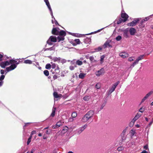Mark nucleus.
<instances>
[{"mask_svg": "<svg viewBox=\"0 0 153 153\" xmlns=\"http://www.w3.org/2000/svg\"><path fill=\"white\" fill-rule=\"evenodd\" d=\"M19 62H17V61L15 60L11 59L10 60V64L11 65L9 67H7L6 68V70L7 72H8L14 69L16 67L18 64H19Z\"/></svg>", "mask_w": 153, "mask_h": 153, "instance_id": "f257e3e1", "label": "nucleus"}, {"mask_svg": "<svg viewBox=\"0 0 153 153\" xmlns=\"http://www.w3.org/2000/svg\"><path fill=\"white\" fill-rule=\"evenodd\" d=\"M94 113V112L91 110L88 111L82 119V122L84 123L87 122L93 117Z\"/></svg>", "mask_w": 153, "mask_h": 153, "instance_id": "f03ea898", "label": "nucleus"}, {"mask_svg": "<svg viewBox=\"0 0 153 153\" xmlns=\"http://www.w3.org/2000/svg\"><path fill=\"white\" fill-rule=\"evenodd\" d=\"M51 63L52 64L51 65V67L53 69V70L52 69L51 70L52 73L53 74H57L59 71V68L58 65L54 63H52V62Z\"/></svg>", "mask_w": 153, "mask_h": 153, "instance_id": "7ed1b4c3", "label": "nucleus"}, {"mask_svg": "<svg viewBox=\"0 0 153 153\" xmlns=\"http://www.w3.org/2000/svg\"><path fill=\"white\" fill-rule=\"evenodd\" d=\"M121 17L123 19L120 18L117 22V24H119L122 22H124L126 21L128 17V16L126 13H122Z\"/></svg>", "mask_w": 153, "mask_h": 153, "instance_id": "20e7f679", "label": "nucleus"}, {"mask_svg": "<svg viewBox=\"0 0 153 153\" xmlns=\"http://www.w3.org/2000/svg\"><path fill=\"white\" fill-rule=\"evenodd\" d=\"M65 32L63 30H60L59 33V36L57 37L58 41L59 42L62 41H63L65 39L64 37L66 35Z\"/></svg>", "mask_w": 153, "mask_h": 153, "instance_id": "39448f33", "label": "nucleus"}, {"mask_svg": "<svg viewBox=\"0 0 153 153\" xmlns=\"http://www.w3.org/2000/svg\"><path fill=\"white\" fill-rule=\"evenodd\" d=\"M120 83V82L119 81L117 82L113 85L109 89L107 92V93H108V95L111 94L115 90L117 86Z\"/></svg>", "mask_w": 153, "mask_h": 153, "instance_id": "423d86ee", "label": "nucleus"}, {"mask_svg": "<svg viewBox=\"0 0 153 153\" xmlns=\"http://www.w3.org/2000/svg\"><path fill=\"white\" fill-rule=\"evenodd\" d=\"M57 40V38L55 36H51L49 39L47 41V43L49 45H53L52 42H56Z\"/></svg>", "mask_w": 153, "mask_h": 153, "instance_id": "0eeeda50", "label": "nucleus"}, {"mask_svg": "<svg viewBox=\"0 0 153 153\" xmlns=\"http://www.w3.org/2000/svg\"><path fill=\"white\" fill-rule=\"evenodd\" d=\"M10 65V61L0 62V66L2 68H4L6 66L9 65Z\"/></svg>", "mask_w": 153, "mask_h": 153, "instance_id": "6e6552de", "label": "nucleus"}, {"mask_svg": "<svg viewBox=\"0 0 153 153\" xmlns=\"http://www.w3.org/2000/svg\"><path fill=\"white\" fill-rule=\"evenodd\" d=\"M88 126V125L85 124L76 130L77 132L79 134L81 133Z\"/></svg>", "mask_w": 153, "mask_h": 153, "instance_id": "1a4fd4ad", "label": "nucleus"}, {"mask_svg": "<svg viewBox=\"0 0 153 153\" xmlns=\"http://www.w3.org/2000/svg\"><path fill=\"white\" fill-rule=\"evenodd\" d=\"M60 29L58 27L53 28L52 29V34L55 35H59Z\"/></svg>", "mask_w": 153, "mask_h": 153, "instance_id": "9d476101", "label": "nucleus"}, {"mask_svg": "<svg viewBox=\"0 0 153 153\" xmlns=\"http://www.w3.org/2000/svg\"><path fill=\"white\" fill-rule=\"evenodd\" d=\"M104 73V69L103 68H101L100 70L95 72V74L97 76H100Z\"/></svg>", "mask_w": 153, "mask_h": 153, "instance_id": "9b49d317", "label": "nucleus"}, {"mask_svg": "<svg viewBox=\"0 0 153 153\" xmlns=\"http://www.w3.org/2000/svg\"><path fill=\"white\" fill-rule=\"evenodd\" d=\"M46 5H47L49 10L51 12V14L52 16V18H53L54 19V17L53 16V12L52 10V9L51 8L50 5V3L49 2H47V3H46Z\"/></svg>", "mask_w": 153, "mask_h": 153, "instance_id": "f8f14e48", "label": "nucleus"}, {"mask_svg": "<svg viewBox=\"0 0 153 153\" xmlns=\"http://www.w3.org/2000/svg\"><path fill=\"white\" fill-rule=\"evenodd\" d=\"M128 31L131 35H134L136 32V29L133 27L130 28Z\"/></svg>", "mask_w": 153, "mask_h": 153, "instance_id": "ddd939ff", "label": "nucleus"}, {"mask_svg": "<svg viewBox=\"0 0 153 153\" xmlns=\"http://www.w3.org/2000/svg\"><path fill=\"white\" fill-rule=\"evenodd\" d=\"M119 55L123 58H126L128 56V54L125 52H122L120 53Z\"/></svg>", "mask_w": 153, "mask_h": 153, "instance_id": "4468645a", "label": "nucleus"}, {"mask_svg": "<svg viewBox=\"0 0 153 153\" xmlns=\"http://www.w3.org/2000/svg\"><path fill=\"white\" fill-rule=\"evenodd\" d=\"M68 129V128L66 126H64L63 129L61 132V134H63L67 132Z\"/></svg>", "mask_w": 153, "mask_h": 153, "instance_id": "2eb2a0df", "label": "nucleus"}, {"mask_svg": "<svg viewBox=\"0 0 153 153\" xmlns=\"http://www.w3.org/2000/svg\"><path fill=\"white\" fill-rule=\"evenodd\" d=\"M128 29L127 28L124 30L123 33V36L126 38L128 37Z\"/></svg>", "mask_w": 153, "mask_h": 153, "instance_id": "dca6fc26", "label": "nucleus"}, {"mask_svg": "<svg viewBox=\"0 0 153 153\" xmlns=\"http://www.w3.org/2000/svg\"><path fill=\"white\" fill-rule=\"evenodd\" d=\"M91 42V39L89 38H85L84 40V42L85 44H89Z\"/></svg>", "mask_w": 153, "mask_h": 153, "instance_id": "f3484780", "label": "nucleus"}, {"mask_svg": "<svg viewBox=\"0 0 153 153\" xmlns=\"http://www.w3.org/2000/svg\"><path fill=\"white\" fill-rule=\"evenodd\" d=\"M52 60L54 62H59L61 60V58L60 57L58 58L56 57H53Z\"/></svg>", "mask_w": 153, "mask_h": 153, "instance_id": "a211bd4d", "label": "nucleus"}, {"mask_svg": "<svg viewBox=\"0 0 153 153\" xmlns=\"http://www.w3.org/2000/svg\"><path fill=\"white\" fill-rule=\"evenodd\" d=\"M74 41L76 43H74L73 44L74 46L76 45L77 44H79L80 43V41L79 39H76L74 40Z\"/></svg>", "mask_w": 153, "mask_h": 153, "instance_id": "6ab92c4d", "label": "nucleus"}, {"mask_svg": "<svg viewBox=\"0 0 153 153\" xmlns=\"http://www.w3.org/2000/svg\"><path fill=\"white\" fill-rule=\"evenodd\" d=\"M53 95L54 98H57L60 97V96H62V95L61 94H59V95L58 94L57 92H54L53 93Z\"/></svg>", "mask_w": 153, "mask_h": 153, "instance_id": "aec40b11", "label": "nucleus"}, {"mask_svg": "<svg viewBox=\"0 0 153 153\" xmlns=\"http://www.w3.org/2000/svg\"><path fill=\"white\" fill-rule=\"evenodd\" d=\"M141 116V114H139L138 113H137V114L136 115L135 117L134 118L133 120L134 121H136Z\"/></svg>", "mask_w": 153, "mask_h": 153, "instance_id": "412c9836", "label": "nucleus"}, {"mask_svg": "<svg viewBox=\"0 0 153 153\" xmlns=\"http://www.w3.org/2000/svg\"><path fill=\"white\" fill-rule=\"evenodd\" d=\"M86 74L83 73H80L79 75V78L83 79L85 77V76L86 75Z\"/></svg>", "mask_w": 153, "mask_h": 153, "instance_id": "4be33fe9", "label": "nucleus"}, {"mask_svg": "<svg viewBox=\"0 0 153 153\" xmlns=\"http://www.w3.org/2000/svg\"><path fill=\"white\" fill-rule=\"evenodd\" d=\"M103 46L105 48L108 47H111V46L108 42H106L104 44Z\"/></svg>", "mask_w": 153, "mask_h": 153, "instance_id": "5701e85b", "label": "nucleus"}, {"mask_svg": "<svg viewBox=\"0 0 153 153\" xmlns=\"http://www.w3.org/2000/svg\"><path fill=\"white\" fill-rule=\"evenodd\" d=\"M136 25V24L134 22V21H132L131 22L128 23L127 25L128 26H134Z\"/></svg>", "mask_w": 153, "mask_h": 153, "instance_id": "b1692460", "label": "nucleus"}, {"mask_svg": "<svg viewBox=\"0 0 153 153\" xmlns=\"http://www.w3.org/2000/svg\"><path fill=\"white\" fill-rule=\"evenodd\" d=\"M76 64L79 65H81L82 64V62L79 60H77L76 61Z\"/></svg>", "mask_w": 153, "mask_h": 153, "instance_id": "393cba45", "label": "nucleus"}, {"mask_svg": "<svg viewBox=\"0 0 153 153\" xmlns=\"http://www.w3.org/2000/svg\"><path fill=\"white\" fill-rule=\"evenodd\" d=\"M24 63L25 64H32V61L30 60H26L24 61Z\"/></svg>", "mask_w": 153, "mask_h": 153, "instance_id": "a878e982", "label": "nucleus"}, {"mask_svg": "<svg viewBox=\"0 0 153 153\" xmlns=\"http://www.w3.org/2000/svg\"><path fill=\"white\" fill-rule=\"evenodd\" d=\"M153 93V91H151L149 92L148 94H147L145 96V97L147 99L151 95L152 93Z\"/></svg>", "mask_w": 153, "mask_h": 153, "instance_id": "bb28decb", "label": "nucleus"}, {"mask_svg": "<svg viewBox=\"0 0 153 153\" xmlns=\"http://www.w3.org/2000/svg\"><path fill=\"white\" fill-rule=\"evenodd\" d=\"M63 124L62 123L61 121H59L57 122L56 123V126L57 127H59L62 126Z\"/></svg>", "mask_w": 153, "mask_h": 153, "instance_id": "cd10ccee", "label": "nucleus"}, {"mask_svg": "<svg viewBox=\"0 0 153 153\" xmlns=\"http://www.w3.org/2000/svg\"><path fill=\"white\" fill-rule=\"evenodd\" d=\"M130 133L131 134V136L132 137L136 133V132L133 129H132L131 130Z\"/></svg>", "mask_w": 153, "mask_h": 153, "instance_id": "c85d7f7f", "label": "nucleus"}, {"mask_svg": "<svg viewBox=\"0 0 153 153\" xmlns=\"http://www.w3.org/2000/svg\"><path fill=\"white\" fill-rule=\"evenodd\" d=\"M150 16L145 17L144 19L142 20V23H144L146 21H148L150 19Z\"/></svg>", "mask_w": 153, "mask_h": 153, "instance_id": "c756f323", "label": "nucleus"}, {"mask_svg": "<svg viewBox=\"0 0 153 153\" xmlns=\"http://www.w3.org/2000/svg\"><path fill=\"white\" fill-rule=\"evenodd\" d=\"M101 84L100 83H97L96 85L95 88L97 89H99L101 87Z\"/></svg>", "mask_w": 153, "mask_h": 153, "instance_id": "7c9ffc66", "label": "nucleus"}, {"mask_svg": "<svg viewBox=\"0 0 153 153\" xmlns=\"http://www.w3.org/2000/svg\"><path fill=\"white\" fill-rule=\"evenodd\" d=\"M135 122V121H134L132 119V120H131V121L130 122V123H129V126L130 127H132L133 126Z\"/></svg>", "mask_w": 153, "mask_h": 153, "instance_id": "2f4dec72", "label": "nucleus"}, {"mask_svg": "<svg viewBox=\"0 0 153 153\" xmlns=\"http://www.w3.org/2000/svg\"><path fill=\"white\" fill-rule=\"evenodd\" d=\"M76 60L75 59H74L72 61H71V63L72 65H73L74 66H76V62L75 61Z\"/></svg>", "mask_w": 153, "mask_h": 153, "instance_id": "473e14b6", "label": "nucleus"}, {"mask_svg": "<svg viewBox=\"0 0 153 153\" xmlns=\"http://www.w3.org/2000/svg\"><path fill=\"white\" fill-rule=\"evenodd\" d=\"M77 114L75 112H74L72 113L71 114V117L73 118H74L77 116Z\"/></svg>", "mask_w": 153, "mask_h": 153, "instance_id": "72a5a7b5", "label": "nucleus"}, {"mask_svg": "<svg viewBox=\"0 0 153 153\" xmlns=\"http://www.w3.org/2000/svg\"><path fill=\"white\" fill-rule=\"evenodd\" d=\"M51 68V65L50 64H47L45 66V68L47 69H50Z\"/></svg>", "mask_w": 153, "mask_h": 153, "instance_id": "f704fd0d", "label": "nucleus"}, {"mask_svg": "<svg viewBox=\"0 0 153 153\" xmlns=\"http://www.w3.org/2000/svg\"><path fill=\"white\" fill-rule=\"evenodd\" d=\"M44 74L46 76H48L49 75V71L47 70H45L44 71Z\"/></svg>", "mask_w": 153, "mask_h": 153, "instance_id": "c9c22d12", "label": "nucleus"}, {"mask_svg": "<svg viewBox=\"0 0 153 153\" xmlns=\"http://www.w3.org/2000/svg\"><path fill=\"white\" fill-rule=\"evenodd\" d=\"M124 149V147L123 146H121L118 147L117 149L118 151H121Z\"/></svg>", "mask_w": 153, "mask_h": 153, "instance_id": "e433bc0d", "label": "nucleus"}, {"mask_svg": "<svg viewBox=\"0 0 153 153\" xmlns=\"http://www.w3.org/2000/svg\"><path fill=\"white\" fill-rule=\"evenodd\" d=\"M144 23H142V21L141 22L140 24L139 25V26L140 28H143L145 27V25L143 24Z\"/></svg>", "mask_w": 153, "mask_h": 153, "instance_id": "4c0bfd02", "label": "nucleus"}, {"mask_svg": "<svg viewBox=\"0 0 153 153\" xmlns=\"http://www.w3.org/2000/svg\"><path fill=\"white\" fill-rule=\"evenodd\" d=\"M55 49V48L53 46L49 48H47L45 49V50H49V51H52V50H54Z\"/></svg>", "mask_w": 153, "mask_h": 153, "instance_id": "58836bf2", "label": "nucleus"}, {"mask_svg": "<svg viewBox=\"0 0 153 153\" xmlns=\"http://www.w3.org/2000/svg\"><path fill=\"white\" fill-rule=\"evenodd\" d=\"M143 56L144 55H140V56L138 57L137 59L138 60V61H139L140 60L143 59Z\"/></svg>", "mask_w": 153, "mask_h": 153, "instance_id": "ea45409f", "label": "nucleus"}, {"mask_svg": "<svg viewBox=\"0 0 153 153\" xmlns=\"http://www.w3.org/2000/svg\"><path fill=\"white\" fill-rule=\"evenodd\" d=\"M105 57V56L104 55H103L101 56L100 61L102 63V62L103 61V60H104V59Z\"/></svg>", "mask_w": 153, "mask_h": 153, "instance_id": "a19ab883", "label": "nucleus"}, {"mask_svg": "<svg viewBox=\"0 0 153 153\" xmlns=\"http://www.w3.org/2000/svg\"><path fill=\"white\" fill-rule=\"evenodd\" d=\"M122 39V37L120 36H117L116 38V39L117 41H119L121 40V39Z\"/></svg>", "mask_w": 153, "mask_h": 153, "instance_id": "79ce46f5", "label": "nucleus"}, {"mask_svg": "<svg viewBox=\"0 0 153 153\" xmlns=\"http://www.w3.org/2000/svg\"><path fill=\"white\" fill-rule=\"evenodd\" d=\"M76 66L71 65L70 66L69 68L71 70H73L76 67Z\"/></svg>", "mask_w": 153, "mask_h": 153, "instance_id": "37998d69", "label": "nucleus"}, {"mask_svg": "<svg viewBox=\"0 0 153 153\" xmlns=\"http://www.w3.org/2000/svg\"><path fill=\"white\" fill-rule=\"evenodd\" d=\"M89 59L92 62H93L94 61H95V60L94 59V58L93 56H90L89 58Z\"/></svg>", "mask_w": 153, "mask_h": 153, "instance_id": "c03bdc74", "label": "nucleus"}, {"mask_svg": "<svg viewBox=\"0 0 153 153\" xmlns=\"http://www.w3.org/2000/svg\"><path fill=\"white\" fill-rule=\"evenodd\" d=\"M89 98L90 97L89 96H85L83 97V99L85 101H88V100Z\"/></svg>", "mask_w": 153, "mask_h": 153, "instance_id": "a18cd8bd", "label": "nucleus"}, {"mask_svg": "<svg viewBox=\"0 0 153 153\" xmlns=\"http://www.w3.org/2000/svg\"><path fill=\"white\" fill-rule=\"evenodd\" d=\"M5 76L2 75L0 76V81H3V80L4 79Z\"/></svg>", "mask_w": 153, "mask_h": 153, "instance_id": "49530a36", "label": "nucleus"}, {"mask_svg": "<svg viewBox=\"0 0 153 153\" xmlns=\"http://www.w3.org/2000/svg\"><path fill=\"white\" fill-rule=\"evenodd\" d=\"M139 21V18H137V19H135L133 21H134V22L136 25L137 23V22H138Z\"/></svg>", "mask_w": 153, "mask_h": 153, "instance_id": "de8ad7c7", "label": "nucleus"}, {"mask_svg": "<svg viewBox=\"0 0 153 153\" xmlns=\"http://www.w3.org/2000/svg\"><path fill=\"white\" fill-rule=\"evenodd\" d=\"M36 65H35L39 69H41V67H40V66H39V67H38L37 66H39V63L38 62H36Z\"/></svg>", "mask_w": 153, "mask_h": 153, "instance_id": "09e8293b", "label": "nucleus"}, {"mask_svg": "<svg viewBox=\"0 0 153 153\" xmlns=\"http://www.w3.org/2000/svg\"><path fill=\"white\" fill-rule=\"evenodd\" d=\"M144 111V108H143V107H141L139 110V111H140L141 113H143Z\"/></svg>", "mask_w": 153, "mask_h": 153, "instance_id": "8fccbe9b", "label": "nucleus"}, {"mask_svg": "<svg viewBox=\"0 0 153 153\" xmlns=\"http://www.w3.org/2000/svg\"><path fill=\"white\" fill-rule=\"evenodd\" d=\"M61 60V61H60L62 63H65L66 62V60L64 59H62L61 60Z\"/></svg>", "mask_w": 153, "mask_h": 153, "instance_id": "3c124183", "label": "nucleus"}, {"mask_svg": "<svg viewBox=\"0 0 153 153\" xmlns=\"http://www.w3.org/2000/svg\"><path fill=\"white\" fill-rule=\"evenodd\" d=\"M105 104H106V103H103L101 107V108H100V109H103V107L105 106Z\"/></svg>", "mask_w": 153, "mask_h": 153, "instance_id": "603ef678", "label": "nucleus"}, {"mask_svg": "<svg viewBox=\"0 0 153 153\" xmlns=\"http://www.w3.org/2000/svg\"><path fill=\"white\" fill-rule=\"evenodd\" d=\"M102 50V48L100 47H98L97 49H95L96 51H99Z\"/></svg>", "mask_w": 153, "mask_h": 153, "instance_id": "864d4df0", "label": "nucleus"}, {"mask_svg": "<svg viewBox=\"0 0 153 153\" xmlns=\"http://www.w3.org/2000/svg\"><path fill=\"white\" fill-rule=\"evenodd\" d=\"M31 140L30 139V138H28L27 143V145H28L29 144L30 142H31Z\"/></svg>", "mask_w": 153, "mask_h": 153, "instance_id": "5fc2aeb1", "label": "nucleus"}, {"mask_svg": "<svg viewBox=\"0 0 153 153\" xmlns=\"http://www.w3.org/2000/svg\"><path fill=\"white\" fill-rule=\"evenodd\" d=\"M152 123V121H151L148 124V126H147L146 128V129L147 127H148V126H149V127H150V126L152 124V123Z\"/></svg>", "mask_w": 153, "mask_h": 153, "instance_id": "6e6d98bb", "label": "nucleus"}, {"mask_svg": "<svg viewBox=\"0 0 153 153\" xmlns=\"http://www.w3.org/2000/svg\"><path fill=\"white\" fill-rule=\"evenodd\" d=\"M55 114V112H54V111H52L51 116L52 117H53Z\"/></svg>", "mask_w": 153, "mask_h": 153, "instance_id": "4d7b16f0", "label": "nucleus"}, {"mask_svg": "<svg viewBox=\"0 0 153 153\" xmlns=\"http://www.w3.org/2000/svg\"><path fill=\"white\" fill-rule=\"evenodd\" d=\"M3 55L1 54H0V62L3 60Z\"/></svg>", "mask_w": 153, "mask_h": 153, "instance_id": "13d9d810", "label": "nucleus"}, {"mask_svg": "<svg viewBox=\"0 0 153 153\" xmlns=\"http://www.w3.org/2000/svg\"><path fill=\"white\" fill-rule=\"evenodd\" d=\"M133 57H129V58H128V61H130V62H131V61H132L134 60L133 59Z\"/></svg>", "mask_w": 153, "mask_h": 153, "instance_id": "bf43d9fd", "label": "nucleus"}, {"mask_svg": "<svg viewBox=\"0 0 153 153\" xmlns=\"http://www.w3.org/2000/svg\"><path fill=\"white\" fill-rule=\"evenodd\" d=\"M74 120L73 118H70L69 119V121L70 122H72Z\"/></svg>", "mask_w": 153, "mask_h": 153, "instance_id": "052dcab7", "label": "nucleus"}, {"mask_svg": "<svg viewBox=\"0 0 153 153\" xmlns=\"http://www.w3.org/2000/svg\"><path fill=\"white\" fill-rule=\"evenodd\" d=\"M51 132V131L50 130H47L46 131V133L47 134H49L50 133V132Z\"/></svg>", "mask_w": 153, "mask_h": 153, "instance_id": "680f3d73", "label": "nucleus"}, {"mask_svg": "<svg viewBox=\"0 0 153 153\" xmlns=\"http://www.w3.org/2000/svg\"><path fill=\"white\" fill-rule=\"evenodd\" d=\"M58 128L57 126H56V125H53L52 126V128L53 129H55L56 128Z\"/></svg>", "mask_w": 153, "mask_h": 153, "instance_id": "e2e57ef3", "label": "nucleus"}, {"mask_svg": "<svg viewBox=\"0 0 153 153\" xmlns=\"http://www.w3.org/2000/svg\"><path fill=\"white\" fill-rule=\"evenodd\" d=\"M36 133V132L35 131H32L31 133V135H33L35 134Z\"/></svg>", "mask_w": 153, "mask_h": 153, "instance_id": "0e129e2a", "label": "nucleus"}, {"mask_svg": "<svg viewBox=\"0 0 153 153\" xmlns=\"http://www.w3.org/2000/svg\"><path fill=\"white\" fill-rule=\"evenodd\" d=\"M53 78L54 79H55L57 78V76L56 75H54L53 76Z\"/></svg>", "mask_w": 153, "mask_h": 153, "instance_id": "69168bd1", "label": "nucleus"}, {"mask_svg": "<svg viewBox=\"0 0 153 153\" xmlns=\"http://www.w3.org/2000/svg\"><path fill=\"white\" fill-rule=\"evenodd\" d=\"M0 73L1 74H3L4 73V71L3 70L1 69L0 71Z\"/></svg>", "mask_w": 153, "mask_h": 153, "instance_id": "338daca9", "label": "nucleus"}, {"mask_svg": "<svg viewBox=\"0 0 153 153\" xmlns=\"http://www.w3.org/2000/svg\"><path fill=\"white\" fill-rule=\"evenodd\" d=\"M139 61H138V60L137 59H136V60L134 62V63L136 65V64H137L138 62Z\"/></svg>", "mask_w": 153, "mask_h": 153, "instance_id": "774afa93", "label": "nucleus"}]
</instances>
